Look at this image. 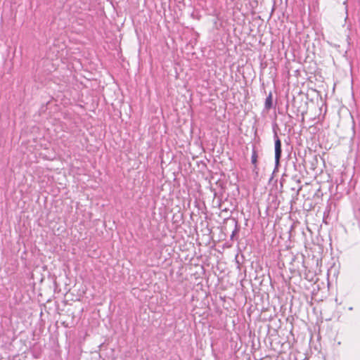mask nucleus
Instances as JSON below:
<instances>
[{"label":"nucleus","instance_id":"nucleus-1","mask_svg":"<svg viewBox=\"0 0 360 360\" xmlns=\"http://www.w3.org/2000/svg\"><path fill=\"white\" fill-rule=\"evenodd\" d=\"M274 138L275 141V162L278 165L281 158L282 149H281V141L278 138L276 131H274Z\"/></svg>","mask_w":360,"mask_h":360},{"label":"nucleus","instance_id":"nucleus-2","mask_svg":"<svg viewBox=\"0 0 360 360\" xmlns=\"http://www.w3.org/2000/svg\"><path fill=\"white\" fill-rule=\"evenodd\" d=\"M257 158H258L257 152L255 149V147L253 146L252 156H251V162L254 166V168H253L254 171L257 169Z\"/></svg>","mask_w":360,"mask_h":360},{"label":"nucleus","instance_id":"nucleus-3","mask_svg":"<svg viewBox=\"0 0 360 360\" xmlns=\"http://www.w3.org/2000/svg\"><path fill=\"white\" fill-rule=\"evenodd\" d=\"M273 106L272 93L270 92L265 100L264 108L266 110H270Z\"/></svg>","mask_w":360,"mask_h":360},{"label":"nucleus","instance_id":"nucleus-4","mask_svg":"<svg viewBox=\"0 0 360 360\" xmlns=\"http://www.w3.org/2000/svg\"><path fill=\"white\" fill-rule=\"evenodd\" d=\"M233 220H234V226H235V229H234V230L232 231V233H231V240H233L234 236H235L236 234H238V232H239V231H240V226H239V225H238V221H237L236 220H235V219H233Z\"/></svg>","mask_w":360,"mask_h":360}]
</instances>
